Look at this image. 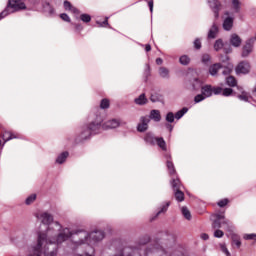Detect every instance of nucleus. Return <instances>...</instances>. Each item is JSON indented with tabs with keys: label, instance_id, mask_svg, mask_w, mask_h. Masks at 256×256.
I'll return each instance as SVG.
<instances>
[{
	"label": "nucleus",
	"instance_id": "f257e3e1",
	"mask_svg": "<svg viewBox=\"0 0 256 256\" xmlns=\"http://www.w3.org/2000/svg\"><path fill=\"white\" fill-rule=\"evenodd\" d=\"M56 226L60 232L54 241L65 243L70 239V249L75 256H95V248L92 245L105 239V232L101 230L92 232L85 229L71 230L69 227H62L59 223H56Z\"/></svg>",
	"mask_w": 256,
	"mask_h": 256
},
{
	"label": "nucleus",
	"instance_id": "f03ea898",
	"mask_svg": "<svg viewBox=\"0 0 256 256\" xmlns=\"http://www.w3.org/2000/svg\"><path fill=\"white\" fill-rule=\"evenodd\" d=\"M37 218L47 228L45 232H38L37 244L30 247L28 256H57L59 245L64 243L55 241L59 233H61L57 223L58 225H61V223L58 221L53 222V215L49 212H42ZM61 226L64 227L63 225Z\"/></svg>",
	"mask_w": 256,
	"mask_h": 256
},
{
	"label": "nucleus",
	"instance_id": "7ed1b4c3",
	"mask_svg": "<svg viewBox=\"0 0 256 256\" xmlns=\"http://www.w3.org/2000/svg\"><path fill=\"white\" fill-rule=\"evenodd\" d=\"M103 128V117L99 112L96 114H90L89 122L82 126L81 132L76 138V141H87L91 139L93 135H99Z\"/></svg>",
	"mask_w": 256,
	"mask_h": 256
},
{
	"label": "nucleus",
	"instance_id": "20e7f679",
	"mask_svg": "<svg viewBox=\"0 0 256 256\" xmlns=\"http://www.w3.org/2000/svg\"><path fill=\"white\" fill-rule=\"evenodd\" d=\"M222 91H223V88L219 86L212 87L211 85L206 84L202 86L201 94H197L194 97V102L201 103V101H205V99H208V97H213V95H221Z\"/></svg>",
	"mask_w": 256,
	"mask_h": 256
},
{
	"label": "nucleus",
	"instance_id": "39448f33",
	"mask_svg": "<svg viewBox=\"0 0 256 256\" xmlns=\"http://www.w3.org/2000/svg\"><path fill=\"white\" fill-rule=\"evenodd\" d=\"M211 219L213 220L212 222V227L213 229H221V227H223V229H225V231H233L234 226H233V222H231L229 219L225 218V214L221 213V214H213L211 216Z\"/></svg>",
	"mask_w": 256,
	"mask_h": 256
},
{
	"label": "nucleus",
	"instance_id": "423d86ee",
	"mask_svg": "<svg viewBox=\"0 0 256 256\" xmlns=\"http://www.w3.org/2000/svg\"><path fill=\"white\" fill-rule=\"evenodd\" d=\"M21 9H26L25 3L21 0H9L6 8L0 13V21L15 11H21Z\"/></svg>",
	"mask_w": 256,
	"mask_h": 256
},
{
	"label": "nucleus",
	"instance_id": "0eeeda50",
	"mask_svg": "<svg viewBox=\"0 0 256 256\" xmlns=\"http://www.w3.org/2000/svg\"><path fill=\"white\" fill-rule=\"evenodd\" d=\"M172 189L174 191V197L178 203H182L185 201V194L181 191L183 184H181V180L176 176H172V180L170 181Z\"/></svg>",
	"mask_w": 256,
	"mask_h": 256
},
{
	"label": "nucleus",
	"instance_id": "6e6552de",
	"mask_svg": "<svg viewBox=\"0 0 256 256\" xmlns=\"http://www.w3.org/2000/svg\"><path fill=\"white\" fill-rule=\"evenodd\" d=\"M254 45H255V38L247 39L245 41V44L242 47L241 57L246 58L249 55H251V53H253Z\"/></svg>",
	"mask_w": 256,
	"mask_h": 256
},
{
	"label": "nucleus",
	"instance_id": "1a4fd4ad",
	"mask_svg": "<svg viewBox=\"0 0 256 256\" xmlns=\"http://www.w3.org/2000/svg\"><path fill=\"white\" fill-rule=\"evenodd\" d=\"M214 51H221L223 49L225 55H229V53H233V48L231 46H225V43H223V39H217L214 42Z\"/></svg>",
	"mask_w": 256,
	"mask_h": 256
},
{
	"label": "nucleus",
	"instance_id": "9d476101",
	"mask_svg": "<svg viewBox=\"0 0 256 256\" xmlns=\"http://www.w3.org/2000/svg\"><path fill=\"white\" fill-rule=\"evenodd\" d=\"M125 125V122H122L121 119L113 118L103 123V129H117Z\"/></svg>",
	"mask_w": 256,
	"mask_h": 256
},
{
	"label": "nucleus",
	"instance_id": "9b49d317",
	"mask_svg": "<svg viewBox=\"0 0 256 256\" xmlns=\"http://www.w3.org/2000/svg\"><path fill=\"white\" fill-rule=\"evenodd\" d=\"M251 71V64L247 61L240 62L236 67V73L237 75H247Z\"/></svg>",
	"mask_w": 256,
	"mask_h": 256
},
{
	"label": "nucleus",
	"instance_id": "f8f14e48",
	"mask_svg": "<svg viewBox=\"0 0 256 256\" xmlns=\"http://www.w3.org/2000/svg\"><path fill=\"white\" fill-rule=\"evenodd\" d=\"M149 123H151L149 116H142L140 118V122L137 125V131L139 133H145V131H147V129H149Z\"/></svg>",
	"mask_w": 256,
	"mask_h": 256
},
{
	"label": "nucleus",
	"instance_id": "ddd939ff",
	"mask_svg": "<svg viewBox=\"0 0 256 256\" xmlns=\"http://www.w3.org/2000/svg\"><path fill=\"white\" fill-rule=\"evenodd\" d=\"M164 157L166 159V167L168 169L169 175L175 177L177 175V171L175 170V164H173V161L171 160V154L165 153Z\"/></svg>",
	"mask_w": 256,
	"mask_h": 256
},
{
	"label": "nucleus",
	"instance_id": "4468645a",
	"mask_svg": "<svg viewBox=\"0 0 256 256\" xmlns=\"http://www.w3.org/2000/svg\"><path fill=\"white\" fill-rule=\"evenodd\" d=\"M243 43V39L237 33H232L229 37L230 47H234L235 49H239Z\"/></svg>",
	"mask_w": 256,
	"mask_h": 256
},
{
	"label": "nucleus",
	"instance_id": "2eb2a0df",
	"mask_svg": "<svg viewBox=\"0 0 256 256\" xmlns=\"http://www.w3.org/2000/svg\"><path fill=\"white\" fill-rule=\"evenodd\" d=\"M2 139L4 142H2L0 140V155H1V151H3V147H5V143H7V141H11L12 139H17V135L13 134L12 132L6 131L1 135Z\"/></svg>",
	"mask_w": 256,
	"mask_h": 256
},
{
	"label": "nucleus",
	"instance_id": "dca6fc26",
	"mask_svg": "<svg viewBox=\"0 0 256 256\" xmlns=\"http://www.w3.org/2000/svg\"><path fill=\"white\" fill-rule=\"evenodd\" d=\"M208 5L217 19L219 17V11H221V2L219 0H208Z\"/></svg>",
	"mask_w": 256,
	"mask_h": 256
},
{
	"label": "nucleus",
	"instance_id": "f3484780",
	"mask_svg": "<svg viewBox=\"0 0 256 256\" xmlns=\"http://www.w3.org/2000/svg\"><path fill=\"white\" fill-rule=\"evenodd\" d=\"M157 138L158 137H155V134H153L152 132H147L144 135V141L146 145H151V147H155V145H157Z\"/></svg>",
	"mask_w": 256,
	"mask_h": 256
},
{
	"label": "nucleus",
	"instance_id": "a211bd4d",
	"mask_svg": "<svg viewBox=\"0 0 256 256\" xmlns=\"http://www.w3.org/2000/svg\"><path fill=\"white\" fill-rule=\"evenodd\" d=\"M158 75L161 79H171V71L165 66H161L158 68Z\"/></svg>",
	"mask_w": 256,
	"mask_h": 256
},
{
	"label": "nucleus",
	"instance_id": "6ab92c4d",
	"mask_svg": "<svg viewBox=\"0 0 256 256\" xmlns=\"http://www.w3.org/2000/svg\"><path fill=\"white\" fill-rule=\"evenodd\" d=\"M242 0H231L230 9L232 13H241Z\"/></svg>",
	"mask_w": 256,
	"mask_h": 256
},
{
	"label": "nucleus",
	"instance_id": "aec40b11",
	"mask_svg": "<svg viewBox=\"0 0 256 256\" xmlns=\"http://www.w3.org/2000/svg\"><path fill=\"white\" fill-rule=\"evenodd\" d=\"M217 35H219V26L214 23L208 31L207 39H217Z\"/></svg>",
	"mask_w": 256,
	"mask_h": 256
},
{
	"label": "nucleus",
	"instance_id": "412c9836",
	"mask_svg": "<svg viewBox=\"0 0 256 256\" xmlns=\"http://www.w3.org/2000/svg\"><path fill=\"white\" fill-rule=\"evenodd\" d=\"M223 69V65L221 63H215L209 67V75L211 77H217V73H219V70Z\"/></svg>",
	"mask_w": 256,
	"mask_h": 256
},
{
	"label": "nucleus",
	"instance_id": "4be33fe9",
	"mask_svg": "<svg viewBox=\"0 0 256 256\" xmlns=\"http://www.w3.org/2000/svg\"><path fill=\"white\" fill-rule=\"evenodd\" d=\"M233 17L228 16L224 19L223 21V29L224 31H231V29H233Z\"/></svg>",
	"mask_w": 256,
	"mask_h": 256
},
{
	"label": "nucleus",
	"instance_id": "5701e85b",
	"mask_svg": "<svg viewBox=\"0 0 256 256\" xmlns=\"http://www.w3.org/2000/svg\"><path fill=\"white\" fill-rule=\"evenodd\" d=\"M69 157V152L68 151H64L62 153H60L56 160H55V163L57 165H63V163H65V161H67V158Z\"/></svg>",
	"mask_w": 256,
	"mask_h": 256
},
{
	"label": "nucleus",
	"instance_id": "b1692460",
	"mask_svg": "<svg viewBox=\"0 0 256 256\" xmlns=\"http://www.w3.org/2000/svg\"><path fill=\"white\" fill-rule=\"evenodd\" d=\"M148 118L155 123H159L161 121V112L159 110H151Z\"/></svg>",
	"mask_w": 256,
	"mask_h": 256
},
{
	"label": "nucleus",
	"instance_id": "393cba45",
	"mask_svg": "<svg viewBox=\"0 0 256 256\" xmlns=\"http://www.w3.org/2000/svg\"><path fill=\"white\" fill-rule=\"evenodd\" d=\"M64 9L66 11H71V13H74L75 15H79V9L73 7L69 1H64Z\"/></svg>",
	"mask_w": 256,
	"mask_h": 256
},
{
	"label": "nucleus",
	"instance_id": "a878e982",
	"mask_svg": "<svg viewBox=\"0 0 256 256\" xmlns=\"http://www.w3.org/2000/svg\"><path fill=\"white\" fill-rule=\"evenodd\" d=\"M43 11L44 13H47L48 15H55V8L49 4V2H45L43 5Z\"/></svg>",
	"mask_w": 256,
	"mask_h": 256
},
{
	"label": "nucleus",
	"instance_id": "bb28decb",
	"mask_svg": "<svg viewBox=\"0 0 256 256\" xmlns=\"http://www.w3.org/2000/svg\"><path fill=\"white\" fill-rule=\"evenodd\" d=\"M191 84H192V89L194 91H199V89H202L203 87V81H201L198 78L193 79Z\"/></svg>",
	"mask_w": 256,
	"mask_h": 256
},
{
	"label": "nucleus",
	"instance_id": "cd10ccee",
	"mask_svg": "<svg viewBox=\"0 0 256 256\" xmlns=\"http://www.w3.org/2000/svg\"><path fill=\"white\" fill-rule=\"evenodd\" d=\"M232 245H235L237 249L241 248V237L238 234L231 235Z\"/></svg>",
	"mask_w": 256,
	"mask_h": 256
},
{
	"label": "nucleus",
	"instance_id": "c85d7f7f",
	"mask_svg": "<svg viewBox=\"0 0 256 256\" xmlns=\"http://www.w3.org/2000/svg\"><path fill=\"white\" fill-rule=\"evenodd\" d=\"M156 145H158V147L162 149V151H167V142H165V139H163V137L156 138Z\"/></svg>",
	"mask_w": 256,
	"mask_h": 256
},
{
	"label": "nucleus",
	"instance_id": "c756f323",
	"mask_svg": "<svg viewBox=\"0 0 256 256\" xmlns=\"http://www.w3.org/2000/svg\"><path fill=\"white\" fill-rule=\"evenodd\" d=\"M189 112V108L187 107H183L181 110L177 111L174 115H175V119L177 121H179V119L183 118L184 115H186V113Z\"/></svg>",
	"mask_w": 256,
	"mask_h": 256
},
{
	"label": "nucleus",
	"instance_id": "7c9ffc66",
	"mask_svg": "<svg viewBox=\"0 0 256 256\" xmlns=\"http://www.w3.org/2000/svg\"><path fill=\"white\" fill-rule=\"evenodd\" d=\"M147 97H145V94H141L138 98H135L134 103L136 105H147Z\"/></svg>",
	"mask_w": 256,
	"mask_h": 256
},
{
	"label": "nucleus",
	"instance_id": "2f4dec72",
	"mask_svg": "<svg viewBox=\"0 0 256 256\" xmlns=\"http://www.w3.org/2000/svg\"><path fill=\"white\" fill-rule=\"evenodd\" d=\"M181 213L184 217V219H187V221H191V211H189V208H187V206H183L181 208Z\"/></svg>",
	"mask_w": 256,
	"mask_h": 256
},
{
	"label": "nucleus",
	"instance_id": "473e14b6",
	"mask_svg": "<svg viewBox=\"0 0 256 256\" xmlns=\"http://www.w3.org/2000/svg\"><path fill=\"white\" fill-rule=\"evenodd\" d=\"M226 85L228 87H237V79L233 76L226 77Z\"/></svg>",
	"mask_w": 256,
	"mask_h": 256
},
{
	"label": "nucleus",
	"instance_id": "72a5a7b5",
	"mask_svg": "<svg viewBox=\"0 0 256 256\" xmlns=\"http://www.w3.org/2000/svg\"><path fill=\"white\" fill-rule=\"evenodd\" d=\"M171 205V202H166L164 203L160 210L156 213L155 217H159V215H161V213H167V209H169V206Z\"/></svg>",
	"mask_w": 256,
	"mask_h": 256
},
{
	"label": "nucleus",
	"instance_id": "f704fd0d",
	"mask_svg": "<svg viewBox=\"0 0 256 256\" xmlns=\"http://www.w3.org/2000/svg\"><path fill=\"white\" fill-rule=\"evenodd\" d=\"M179 63L181 65H189V63H191V58H189V56H187V55H182L179 58Z\"/></svg>",
	"mask_w": 256,
	"mask_h": 256
},
{
	"label": "nucleus",
	"instance_id": "c9c22d12",
	"mask_svg": "<svg viewBox=\"0 0 256 256\" xmlns=\"http://www.w3.org/2000/svg\"><path fill=\"white\" fill-rule=\"evenodd\" d=\"M111 103L109 102V99L104 98L100 102V109H109Z\"/></svg>",
	"mask_w": 256,
	"mask_h": 256
},
{
	"label": "nucleus",
	"instance_id": "e433bc0d",
	"mask_svg": "<svg viewBox=\"0 0 256 256\" xmlns=\"http://www.w3.org/2000/svg\"><path fill=\"white\" fill-rule=\"evenodd\" d=\"M37 199V194H31L28 196L25 200L26 205H32V203H35V200Z\"/></svg>",
	"mask_w": 256,
	"mask_h": 256
},
{
	"label": "nucleus",
	"instance_id": "4c0bfd02",
	"mask_svg": "<svg viewBox=\"0 0 256 256\" xmlns=\"http://www.w3.org/2000/svg\"><path fill=\"white\" fill-rule=\"evenodd\" d=\"M175 115L173 114V112H168L166 114V117H165V120H166V123H175Z\"/></svg>",
	"mask_w": 256,
	"mask_h": 256
},
{
	"label": "nucleus",
	"instance_id": "58836bf2",
	"mask_svg": "<svg viewBox=\"0 0 256 256\" xmlns=\"http://www.w3.org/2000/svg\"><path fill=\"white\" fill-rule=\"evenodd\" d=\"M96 25H98V27H109V17H106L103 22L97 20Z\"/></svg>",
	"mask_w": 256,
	"mask_h": 256
},
{
	"label": "nucleus",
	"instance_id": "ea45409f",
	"mask_svg": "<svg viewBox=\"0 0 256 256\" xmlns=\"http://www.w3.org/2000/svg\"><path fill=\"white\" fill-rule=\"evenodd\" d=\"M202 63H204V65H209L211 63V55L203 54L202 55Z\"/></svg>",
	"mask_w": 256,
	"mask_h": 256
},
{
	"label": "nucleus",
	"instance_id": "a19ab883",
	"mask_svg": "<svg viewBox=\"0 0 256 256\" xmlns=\"http://www.w3.org/2000/svg\"><path fill=\"white\" fill-rule=\"evenodd\" d=\"M221 94L223 95V97H230V95H233V89L231 88L222 89Z\"/></svg>",
	"mask_w": 256,
	"mask_h": 256
},
{
	"label": "nucleus",
	"instance_id": "79ce46f5",
	"mask_svg": "<svg viewBox=\"0 0 256 256\" xmlns=\"http://www.w3.org/2000/svg\"><path fill=\"white\" fill-rule=\"evenodd\" d=\"M220 250L224 255L231 256V252H229V249H227V245L225 243L220 244Z\"/></svg>",
	"mask_w": 256,
	"mask_h": 256
},
{
	"label": "nucleus",
	"instance_id": "37998d69",
	"mask_svg": "<svg viewBox=\"0 0 256 256\" xmlns=\"http://www.w3.org/2000/svg\"><path fill=\"white\" fill-rule=\"evenodd\" d=\"M232 71H233V66L228 65L227 67L223 68L222 75L224 76L231 75Z\"/></svg>",
	"mask_w": 256,
	"mask_h": 256
},
{
	"label": "nucleus",
	"instance_id": "c03bdc74",
	"mask_svg": "<svg viewBox=\"0 0 256 256\" xmlns=\"http://www.w3.org/2000/svg\"><path fill=\"white\" fill-rule=\"evenodd\" d=\"M80 19L83 21V23H91V15L89 14H81Z\"/></svg>",
	"mask_w": 256,
	"mask_h": 256
},
{
	"label": "nucleus",
	"instance_id": "a18cd8bd",
	"mask_svg": "<svg viewBox=\"0 0 256 256\" xmlns=\"http://www.w3.org/2000/svg\"><path fill=\"white\" fill-rule=\"evenodd\" d=\"M150 101H152V103H157L161 101V96L157 93L151 94Z\"/></svg>",
	"mask_w": 256,
	"mask_h": 256
},
{
	"label": "nucleus",
	"instance_id": "49530a36",
	"mask_svg": "<svg viewBox=\"0 0 256 256\" xmlns=\"http://www.w3.org/2000/svg\"><path fill=\"white\" fill-rule=\"evenodd\" d=\"M243 239L245 241H256V234H244Z\"/></svg>",
	"mask_w": 256,
	"mask_h": 256
},
{
	"label": "nucleus",
	"instance_id": "de8ad7c7",
	"mask_svg": "<svg viewBox=\"0 0 256 256\" xmlns=\"http://www.w3.org/2000/svg\"><path fill=\"white\" fill-rule=\"evenodd\" d=\"M228 204H229V199H227V198H224V199L218 201V203H217L218 207H226V205H228Z\"/></svg>",
	"mask_w": 256,
	"mask_h": 256
},
{
	"label": "nucleus",
	"instance_id": "09e8293b",
	"mask_svg": "<svg viewBox=\"0 0 256 256\" xmlns=\"http://www.w3.org/2000/svg\"><path fill=\"white\" fill-rule=\"evenodd\" d=\"M60 19L62 21H66V23H71V18L66 13L60 14Z\"/></svg>",
	"mask_w": 256,
	"mask_h": 256
},
{
	"label": "nucleus",
	"instance_id": "8fccbe9b",
	"mask_svg": "<svg viewBox=\"0 0 256 256\" xmlns=\"http://www.w3.org/2000/svg\"><path fill=\"white\" fill-rule=\"evenodd\" d=\"M223 235H225V233L223 232V230H215L214 232V237H216V239H221V237H223Z\"/></svg>",
	"mask_w": 256,
	"mask_h": 256
},
{
	"label": "nucleus",
	"instance_id": "3c124183",
	"mask_svg": "<svg viewBox=\"0 0 256 256\" xmlns=\"http://www.w3.org/2000/svg\"><path fill=\"white\" fill-rule=\"evenodd\" d=\"M201 47H202V45H201V39L196 38V39L194 40V48L197 49V50H199V49H201Z\"/></svg>",
	"mask_w": 256,
	"mask_h": 256
},
{
	"label": "nucleus",
	"instance_id": "603ef678",
	"mask_svg": "<svg viewBox=\"0 0 256 256\" xmlns=\"http://www.w3.org/2000/svg\"><path fill=\"white\" fill-rule=\"evenodd\" d=\"M144 75H146V77H149V75H151V66L149 64L145 65Z\"/></svg>",
	"mask_w": 256,
	"mask_h": 256
},
{
	"label": "nucleus",
	"instance_id": "864d4df0",
	"mask_svg": "<svg viewBox=\"0 0 256 256\" xmlns=\"http://www.w3.org/2000/svg\"><path fill=\"white\" fill-rule=\"evenodd\" d=\"M238 99H240V101H249V96H247V94L242 93L241 95H238Z\"/></svg>",
	"mask_w": 256,
	"mask_h": 256
},
{
	"label": "nucleus",
	"instance_id": "5fc2aeb1",
	"mask_svg": "<svg viewBox=\"0 0 256 256\" xmlns=\"http://www.w3.org/2000/svg\"><path fill=\"white\" fill-rule=\"evenodd\" d=\"M165 128L169 131V133H172L173 129H174V126L171 123L167 122L165 124Z\"/></svg>",
	"mask_w": 256,
	"mask_h": 256
},
{
	"label": "nucleus",
	"instance_id": "6e6d98bb",
	"mask_svg": "<svg viewBox=\"0 0 256 256\" xmlns=\"http://www.w3.org/2000/svg\"><path fill=\"white\" fill-rule=\"evenodd\" d=\"M74 27L77 31H83V25L81 24H74Z\"/></svg>",
	"mask_w": 256,
	"mask_h": 256
},
{
	"label": "nucleus",
	"instance_id": "4d7b16f0",
	"mask_svg": "<svg viewBox=\"0 0 256 256\" xmlns=\"http://www.w3.org/2000/svg\"><path fill=\"white\" fill-rule=\"evenodd\" d=\"M220 61H222V63H227V61H229V56H221Z\"/></svg>",
	"mask_w": 256,
	"mask_h": 256
},
{
	"label": "nucleus",
	"instance_id": "13d9d810",
	"mask_svg": "<svg viewBox=\"0 0 256 256\" xmlns=\"http://www.w3.org/2000/svg\"><path fill=\"white\" fill-rule=\"evenodd\" d=\"M201 239H203V241H207L209 239V234L207 233L201 234Z\"/></svg>",
	"mask_w": 256,
	"mask_h": 256
},
{
	"label": "nucleus",
	"instance_id": "bf43d9fd",
	"mask_svg": "<svg viewBox=\"0 0 256 256\" xmlns=\"http://www.w3.org/2000/svg\"><path fill=\"white\" fill-rule=\"evenodd\" d=\"M148 7H149V9H150V13H153V0H150V1L148 2Z\"/></svg>",
	"mask_w": 256,
	"mask_h": 256
},
{
	"label": "nucleus",
	"instance_id": "052dcab7",
	"mask_svg": "<svg viewBox=\"0 0 256 256\" xmlns=\"http://www.w3.org/2000/svg\"><path fill=\"white\" fill-rule=\"evenodd\" d=\"M29 3H31V5H33V7H35V5H37V3H39V0H28Z\"/></svg>",
	"mask_w": 256,
	"mask_h": 256
},
{
	"label": "nucleus",
	"instance_id": "680f3d73",
	"mask_svg": "<svg viewBox=\"0 0 256 256\" xmlns=\"http://www.w3.org/2000/svg\"><path fill=\"white\" fill-rule=\"evenodd\" d=\"M156 65H163V59L162 58H157L156 59Z\"/></svg>",
	"mask_w": 256,
	"mask_h": 256
},
{
	"label": "nucleus",
	"instance_id": "e2e57ef3",
	"mask_svg": "<svg viewBox=\"0 0 256 256\" xmlns=\"http://www.w3.org/2000/svg\"><path fill=\"white\" fill-rule=\"evenodd\" d=\"M145 51H146V53H149V51H151V45L150 44L145 45Z\"/></svg>",
	"mask_w": 256,
	"mask_h": 256
},
{
	"label": "nucleus",
	"instance_id": "0e129e2a",
	"mask_svg": "<svg viewBox=\"0 0 256 256\" xmlns=\"http://www.w3.org/2000/svg\"><path fill=\"white\" fill-rule=\"evenodd\" d=\"M225 15H229V12H226Z\"/></svg>",
	"mask_w": 256,
	"mask_h": 256
}]
</instances>
